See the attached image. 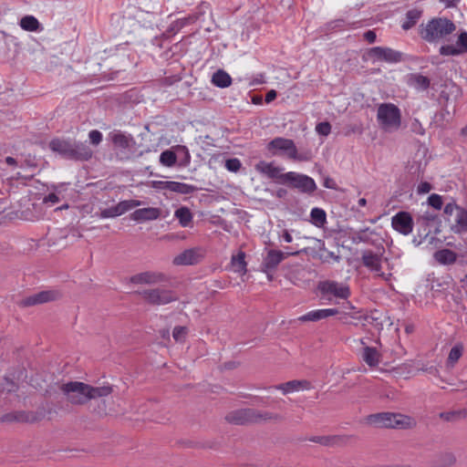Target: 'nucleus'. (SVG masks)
Here are the masks:
<instances>
[{
	"label": "nucleus",
	"mask_w": 467,
	"mask_h": 467,
	"mask_svg": "<svg viewBox=\"0 0 467 467\" xmlns=\"http://www.w3.org/2000/svg\"><path fill=\"white\" fill-rule=\"evenodd\" d=\"M365 314H361L360 312H357L354 314L349 315L352 319L355 320L354 325L361 324Z\"/></svg>",
	"instance_id": "obj_60"
},
{
	"label": "nucleus",
	"mask_w": 467,
	"mask_h": 467,
	"mask_svg": "<svg viewBox=\"0 0 467 467\" xmlns=\"http://www.w3.org/2000/svg\"><path fill=\"white\" fill-rule=\"evenodd\" d=\"M456 30L453 21L446 17H434L419 27V35L428 43L449 40L448 36Z\"/></svg>",
	"instance_id": "obj_3"
},
{
	"label": "nucleus",
	"mask_w": 467,
	"mask_h": 467,
	"mask_svg": "<svg viewBox=\"0 0 467 467\" xmlns=\"http://www.w3.org/2000/svg\"><path fill=\"white\" fill-rule=\"evenodd\" d=\"M198 190H199L198 187H196L194 185L179 182H173L171 192L181 193V194H192V193L197 192Z\"/></svg>",
	"instance_id": "obj_39"
},
{
	"label": "nucleus",
	"mask_w": 467,
	"mask_h": 467,
	"mask_svg": "<svg viewBox=\"0 0 467 467\" xmlns=\"http://www.w3.org/2000/svg\"><path fill=\"white\" fill-rule=\"evenodd\" d=\"M19 26L28 32H37L42 29L40 23L34 16H25L20 19Z\"/></svg>",
	"instance_id": "obj_32"
},
{
	"label": "nucleus",
	"mask_w": 467,
	"mask_h": 467,
	"mask_svg": "<svg viewBox=\"0 0 467 467\" xmlns=\"http://www.w3.org/2000/svg\"><path fill=\"white\" fill-rule=\"evenodd\" d=\"M362 360L370 368L377 367L381 359V355L376 348L366 346L361 352Z\"/></svg>",
	"instance_id": "obj_24"
},
{
	"label": "nucleus",
	"mask_w": 467,
	"mask_h": 467,
	"mask_svg": "<svg viewBox=\"0 0 467 467\" xmlns=\"http://www.w3.org/2000/svg\"><path fill=\"white\" fill-rule=\"evenodd\" d=\"M67 400L73 405H84L90 400L103 398L112 393L109 385L93 387L80 381H69L60 388Z\"/></svg>",
	"instance_id": "obj_1"
},
{
	"label": "nucleus",
	"mask_w": 467,
	"mask_h": 467,
	"mask_svg": "<svg viewBox=\"0 0 467 467\" xmlns=\"http://www.w3.org/2000/svg\"><path fill=\"white\" fill-rule=\"evenodd\" d=\"M368 56L373 60L393 64L400 62L403 54L388 47H374L368 50Z\"/></svg>",
	"instance_id": "obj_11"
},
{
	"label": "nucleus",
	"mask_w": 467,
	"mask_h": 467,
	"mask_svg": "<svg viewBox=\"0 0 467 467\" xmlns=\"http://www.w3.org/2000/svg\"><path fill=\"white\" fill-rule=\"evenodd\" d=\"M440 419L445 421H455L467 417V410L444 411L439 414Z\"/></svg>",
	"instance_id": "obj_41"
},
{
	"label": "nucleus",
	"mask_w": 467,
	"mask_h": 467,
	"mask_svg": "<svg viewBox=\"0 0 467 467\" xmlns=\"http://www.w3.org/2000/svg\"><path fill=\"white\" fill-rule=\"evenodd\" d=\"M160 162L165 167H172L177 162V154L171 150H166L161 153Z\"/></svg>",
	"instance_id": "obj_43"
},
{
	"label": "nucleus",
	"mask_w": 467,
	"mask_h": 467,
	"mask_svg": "<svg viewBox=\"0 0 467 467\" xmlns=\"http://www.w3.org/2000/svg\"><path fill=\"white\" fill-rule=\"evenodd\" d=\"M362 264L372 272L379 273L381 271V256L371 250H365L361 256Z\"/></svg>",
	"instance_id": "obj_20"
},
{
	"label": "nucleus",
	"mask_w": 467,
	"mask_h": 467,
	"mask_svg": "<svg viewBox=\"0 0 467 467\" xmlns=\"http://www.w3.org/2000/svg\"><path fill=\"white\" fill-rule=\"evenodd\" d=\"M428 203L436 210H441L443 204L442 197L437 193H432L428 198Z\"/></svg>",
	"instance_id": "obj_47"
},
{
	"label": "nucleus",
	"mask_w": 467,
	"mask_h": 467,
	"mask_svg": "<svg viewBox=\"0 0 467 467\" xmlns=\"http://www.w3.org/2000/svg\"><path fill=\"white\" fill-rule=\"evenodd\" d=\"M438 221V215L432 212L425 211L418 215L416 218V224L418 225V236L420 238H427L431 234V228Z\"/></svg>",
	"instance_id": "obj_15"
},
{
	"label": "nucleus",
	"mask_w": 467,
	"mask_h": 467,
	"mask_svg": "<svg viewBox=\"0 0 467 467\" xmlns=\"http://www.w3.org/2000/svg\"><path fill=\"white\" fill-rule=\"evenodd\" d=\"M370 325L376 330L380 331L383 329V321H382V314L378 310H373L370 312Z\"/></svg>",
	"instance_id": "obj_46"
},
{
	"label": "nucleus",
	"mask_w": 467,
	"mask_h": 467,
	"mask_svg": "<svg viewBox=\"0 0 467 467\" xmlns=\"http://www.w3.org/2000/svg\"><path fill=\"white\" fill-rule=\"evenodd\" d=\"M142 204V202L138 200H125L119 202L117 205L111 206L109 208L101 210L99 216L100 218H114L119 215L124 214L128 211L139 207Z\"/></svg>",
	"instance_id": "obj_12"
},
{
	"label": "nucleus",
	"mask_w": 467,
	"mask_h": 467,
	"mask_svg": "<svg viewBox=\"0 0 467 467\" xmlns=\"http://www.w3.org/2000/svg\"><path fill=\"white\" fill-rule=\"evenodd\" d=\"M373 234H375L374 231L370 230L368 227H366L364 229L353 232L351 234L350 239L352 243L356 244L359 243H364L373 245L375 243L370 236Z\"/></svg>",
	"instance_id": "obj_28"
},
{
	"label": "nucleus",
	"mask_w": 467,
	"mask_h": 467,
	"mask_svg": "<svg viewBox=\"0 0 467 467\" xmlns=\"http://www.w3.org/2000/svg\"><path fill=\"white\" fill-rule=\"evenodd\" d=\"M298 251L295 252H282L280 250L269 249L266 255L264 257L261 267L262 271L269 275L275 273L278 265L288 256L297 255Z\"/></svg>",
	"instance_id": "obj_9"
},
{
	"label": "nucleus",
	"mask_w": 467,
	"mask_h": 467,
	"mask_svg": "<svg viewBox=\"0 0 467 467\" xmlns=\"http://www.w3.org/2000/svg\"><path fill=\"white\" fill-rule=\"evenodd\" d=\"M197 16L191 15L187 17L180 18L173 21L168 27L167 32L171 35L177 34L184 26L193 24L197 20Z\"/></svg>",
	"instance_id": "obj_30"
},
{
	"label": "nucleus",
	"mask_w": 467,
	"mask_h": 467,
	"mask_svg": "<svg viewBox=\"0 0 467 467\" xmlns=\"http://www.w3.org/2000/svg\"><path fill=\"white\" fill-rule=\"evenodd\" d=\"M391 226L400 234L409 235L413 230V218L408 212H399L391 218Z\"/></svg>",
	"instance_id": "obj_13"
},
{
	"label": "nucleus",
	"mask_w": 467,
	"mask_h": 467,
	"mask_svg": "<svg viewBox=\"0 0 467 467\" xmlns=\"http://www.w3.org/2000/svg\"><path fill=\"white\" fill-rule=\"evenodd\" d=\"M324 251L327 253V255L324 257L325 261H327L328 258H332L337 262L339 261V256L336 255L333 252H329L327 250H324Z\"/></svg>",
	"instance_id": "obj_64"
},
{
	"label": "nucleus",
	"mask_w": 467,
	"mask_h": 467,
	"mask_svg": "<svg viewBox=\"0 0 467 467\" xmlns=\"http://www.w3.org/2000/svg\"><path fill=\"white\" fill-rule=\"evenodd\" d=\"M439 53L445 57H456L467 53V32H462L456 40L455 45H442Z\"/></svg>",
	"instance_id": "obj_14"
},
{
	"label": "nucleus",
	"mask_w": 467,
	"mask_h": 467,
	"mask_svg": "<svg viewBox=\"0 0 467 467\" xmlns=\"http://www.w3.org/2000/svg\"><path fill=\"white\" fill-rule=\"evenodd\" d=\"M283 420V416L278 413L253 409V424L267 421H281Z\"/></svg>",
	"instance_id": "obj_25"
},
{
	"label": "nucleus",
	"mask_w": 467,
	"mask_h": 467,
	"mask_svg": "<svg viewBox=\"0 0 467 467\" xmlns=\"http://www.w3.org/2000/svg\"><path fill=\"white\" fill-rule=\"evenodd\" d=\"M312 223L317 226L322 227L327 223V213L321 208H313L310 212Z\"/></svg>",
	"instance_id": "obj_38"
},
{
	"label": "nucleus",
	"mask_w": 467,
	"mask_h": 467,
	"mask_svg": "<svg viewBox=\"0 0 467 467\" xmlns=\"http://www.w3.org/2000/svg\"><path fill=\"white\" fill-rule=\"evenodd\" d=\"M224 166L229 171L236 172L241 169L242 163L239 159L232 158L225 161Z\"/></svg>",
	"instance_id": "obj_48"
},
{
	"label": "nucleus",
	"mask_w": 467,
	"mask_h": 467,
	"mask_svg": "<svg viewBox=\"0 0 467 467\" xmlns=\"http://www.w3.org/2000/svg\"><path fill=\"white\" fill-rule=\"evenodd\" d=\"M177 150H178V152L183 153V158L182 159L180 165L181 166L189 165L191 162V155H190V152L187 150V148L185 146H178Z\"/></svg>",
	"instance_id": "obj_55"
},
{
	"label": "nucleus",
	"mask_w": 467,
	"mask_h": 467,
	"mask_svg": "<svg viewBox=\"0 0 467 467\" xmlns=\"http://www.w3.org/2000/svg\"><path fill=\"white\" fill-rule=\"evenodd\" d=\"M173 181H155L152 182V186L158 190L171 191Z\"/></svg>",
	"instance_id": "obj_53"
},
{
	"label": "nucleus",
	"mask_w": 467,
	"mask_h": 467,
	"mask_svg": "<svg viewBox=\"0 0 467 467\" xmlns=\"http://www.w3.org/2000/svg\"><path fill=\"white\" fill-rule=\"evenodd\" d=\"M341 437L339 436H312L308 441L324 446H331L337 443Z\"/></svg>",
	"instance_id": "obj_44"
},
{
	"label": "nucleus",
	"mask_w": 467,
	"mask_h": 467,
	"mask_svg": "<svg viewBox=\"0 0 467 467\" xmlns=\"http://www.w3.org/2000/svg\"><path fill=\"white\" fill-rule=\"evenodd\" d=\"M317 291L320 293L321 298L327 300H331L332 297L348 299L350 296V289L348 285L334 280L318 282Z\"/></svg>",
	"instance_id": "obj_6"
},
{
	"label": "nucleus",
	"mask_w": 467,
	"mask_h": 467,
	"mask_svg": "<svg viewBox=\"0 0 467 467\" xmlns=\"http://www.w3.org/2000/svg\"><path fill=\"white\" fill-rule=\"evenodd\" d=\"M316 130L320 135L327 136L331 132V125L327 121L319 122L316 126Z\"/></svg>",
	"instance_id": "obj_51"
},
{
	"label": "nucleus",
	"mask_w": 467,
	"mask_h": 467,
	"mask_svg": "<svg viewBox=\"0 0 467 467\" xmlns=\"http://www.w3.org/2000/svg\"><path fill=\"white\" fill-rule=\"evenodd\" d=\"M88 138H89L90 142L93 145L97 146V145H99L102 141L103 136H102V133L99 130H92L88 133Z\"/></svg>",
	"instance_id": "obj_54"
},
{
	"label": "nucleus",
	"mask_w": 467,
	"mask_h": 467,
	"mask_svg": "<svg viewBox=\"0 0 467 467\" xmlns=\"http://www.w3.org/2000/svg\"><path fill=\"white\" fill-rule=\"evenodd\" d=\"M455 223L451 229L455 234L467 233V210L461 207L454 216Z\"/></svg>",
	"instance_id": "obj_27"
},
{
	"label": "nucleus",
	"mask_w": 467,
	"mask_h": 467,
	"mask_svg": "<svg viewBox=\"0 0 467 467\" xmlns=\"http://www.w3.org/2000/svg\"><path fill=\"white\" fill-rule=\"evenodd\" d=\"M463 353V346L461 343L454 345L450 352L446 361V366L448 368H453L458 360L461 358Z\"/></svg>",
	"instance_id": "obj_36"
},
{
	"label": "nucleus",
	"mask_w": 467,
	"mask_h": 467,
	"mask_svg": "<svg viewBox=\"0 0 467 467\" xmlns=\"http://www.w3.org/2000/svg\"><path fill=\"white\" fill-rule=\"evenodd\" d=\"M225 420L234 425L253 424V409L245 408L232 410L226 414Z\"/></svg>",
	"instance_id": "obj_16"
},
{
	"label": "nucleus",
	"mask_w": 467,
	"mask_h": 467,
	"mask_svg": "<svg viewBox=\"0 0 467 467\" xmlns=\"http://www.w3.org/2000/svg\"><path fill=\"white\" fill-rule=\"evenodd\" d=\"M244 259L245 254L244 252H239L237 255L232 257L231 265L234 272L242 275L246 273V262Z\"/></svg>",
	"instance_id": "obj_37"
},
{
	"label": "nucleus",
	"mask_w": 467,
	"mask_h": 467,
	"mask_svg": "<svg viewBox=\"0 0 467 467\" xmlns=\"http://www.w3.org/2000/svg\"><path fill=\"white\" fill-rule=\"evenodd\" d=\"M324 186L327 189H336V183L335 182L330 179V178H327L324 182Z\"/></svg>",
	"instance_id": "obj_63"
},
{
	"label": "nucleus",
	"mask_w": 467,
	"mask_h": 467,
	"mask_svg": "<svg viewBox=\"0 0 467 467\" xmlns=\"http://www.w3.org/2000/svg\"><path fill=\"white\" fill-rule=\"evenodd\" d=\"M147 303L150 305H166L171 302L176 301V295L167 289L154 288L144 289L137 292Z\"/></svg>",
	"instance_id": "obj_8"
},
{
	"label": "nucleus",
	"mask_w": 467,
	"mask_h": 467,
	"mask_svg": "<svg viewBox=\"0 0 467 467\" xmlns=\"http://www.w3.org/2000/svg\"><path fill=\"white\" fill-rule=\"evenodd\" d=\"M174 217L178 219L181 226L187 227L192 221V213L190 209L185 206L178 208L174 213Z\"/></svg>",
	"instance_id": "obj_35"
},
{
	"label": "nucleus",
	"mask_w": 467,
	"mask_h": 467,
	"mask_svg": "<svg viewBox=\"0 0 467 467\" xmlns=\"http://www.w3.org/2000/svg\"><path fill=\"white\" fill-rule=\"evenodd\" d=\"M276 96L277 92L275 89H271L266 93L265 100L266 103H270L275 99Z\"/></svg>",
	"instance_id": "obj_61"
},
{
	"label": "nucleus",
	"mask_w": 467,
	"mask_h": 467,
	"mask_svg": "<svg viewBox=\"0 0 467 467\" xmlns=\"http://www.w3.org/2000/svg\"><path fill=\"white\" fill-rule=\"evenodd\" d=\"M366 422L375 428L411 430L417 426L415 418L399 412L373 413L366 418Z\"/></svg>",
	"instance_id": "obj_2"
},
{
	"label": "nucleus",
	"mask_w": 467,
	"mask_h": 467,
	"mask_svg": "<svg viewBox=\"0 0 467 467\" xmlns=\"http://www.w3.org/2000/svg\"><path fill=\"white\" fill-rule=\"evenodd\" d=\"M283 178L284 184L297 189L303 193L311 194L317 190L315 181L307 175L288 171L284 174Z\"/></svg>",
	"instance_id": "obj_7"
},
{
	"label": "nucleus",
	"mask_w": 467,
	"mask_h": 467,
	"mask_svg": "<svg viewBox=\"0 0 467 467\" xmlns=\"http://www.w3.org/2000/svg\"><path fill=\"white\" fill-rule=\"evenodd\" d=\"M49 148L63 158L73 161H88L93 154L86 142L75 140L53 139Z\"/></svg>",
	"instance_id": "obj_4"
},
{
	"label": "nucleus",
	"mask_w": 467,
	"mask_h": 467,
	"mask_svg": "<svg viewBox=\"0 0 467 467\" xmlns=\"http://www.w3.org/2000/svg\"><path fill=\"white\" fill-rule=\"evenodd\" d=\"M200 256L195 249H187L173 258L175 265H192L199 263Z\"/></svg>",
	"instance_id": "obj_21"
},
{
	"label": "nucleus",
	"mask_w": 467,
	"mask_h": 467,
	"mask_svg": "<svg viewBox=\"0 0 467 467\" xmlns=\"http://www.w3.org/2000/svg\"><path fill=\"white\" fill-rule=\"evenodd\" d=\"M18 304L20 306H23V307H28V306L39 305L36 294L23 298Z\"/></svg>",
	"instance_id": "obj_52"
},
{
	"label": "nucleus",
	"mask_w": 467,
	"mask_h": 467,
	"mask_svg": "<svg viewBox=\"0 0 467 467\" xmlns=\"http://www.w3.org/2000/svg\"><path fill=\"white\" fill-rule=\"evenodd\" d=\"M377 120L383 130H397L401 125L400 109L392 103H381L378 107Z\"/></svg>",
	"instance_id": "obj_5"
},
{
	"label": "nucleus",
	"mask_w": 467,
	"mask_h": 467,
	"mask_svg": "<svg viewBox=\"0 0 467 467\" xmlns=\"http://www.w3.org/2000/svg\"><path fill=\"white\" fill-rule=\"evenodd\" d=\"M441 3H442L445 7H455L461 0H439Z\"/></svg>",
	"instance_id": "obj_62"
},
{
	"label": "nucleus",
	"mask_w": 467,
	"mask_h": 467,
	"mask_svg": "<svg viewBox=\"0 0 467 467\" xmlns=\"http://www.w3.org/2000/svg\"><path fill=\"white\" fill-rule=\"evenodd\" d=\"M187 335V328L185 327H175L172 331V337L175 341L182 342Z\"/></svg>",
	"instance_id": "obj_49"
},
{
	"label": "nucleus",
	"mask_w": 467,
	"mask_h": 467,
	"mask_svg": "<svg viewBox=\"0 0 467 467\" xmlns=\"http://www.w3.org/2000/svg\"><path fill=\"white\" fill-rule=\"evenodd\" d=\"M109 136L114 146L121 150L130 149L135 144V140L131 135H127L119 130H114Z\"/></svg>",
	"instance_id": "obj_22"
},
{
	"label": "nucleus",
	"mask_w": 467,
	"mask_h": 467,
	"mask_svg": "<svg viewBox=\"0 0 467 467\" xmlns=\"http://www.w3.org/2000/svg\"><path fill=\"white\" fill-rule=\"evenodd\" d=\"M432 189V186L428 182H421L417 187V192L419 194L428 193Z\"/></svg>",
	"instance_id": "obj_57"
},
{
	"label": "nucleus",
	"mask_w": 467,
	"mask_h": 467,
	"mask_svg": "<svg viewBox=\"0 0 467 467\" xmlns=\"http://www.w3.org/2000/svg\"><path fill=\"white\" fill-rule=\"evenodd\" d=\"M161 279V275L152 272H143L130 277L133 284H154Z\"/></svg>",
	"instance_id": "obj_29"
},
{
	"label": "nucleus",
	"mask_w": 467,
	"mask_h": 467,
	"mask_svg": "<svg viewBox=\"0 0 467 467\" xmlns=\"http://www.w3.org/2000/svg\"><path fill=\"white\" fill-rule=\"evenodd\" d=\"M36 295L37 301H38L39 305L54 301L59 296L58 292L53 291V290L41 291V292L36 293Z\"/></svg>",
	"instance_id": "obj_45"
},
{
	"label": "nucleus",
	"mask_w": 467,
	"mask_h": 467,
	"mask_svg": "<svg viewBox=\"0 0 467 467\" xmlns=\"http://www.w3.org/2000/svg\"><path fill=\"white\" fill-rule=\"evenodd\" d=\"M161 216L159 208L148 207L135 210L130 214V219L136 222H146L157 220Z\"/></svg>",
	"instance_id": "obj_19"
},
{
	"label": "nucleus",
	"mask_w": 467,
	"mask_h": 467,
	"mask_svg": "<svg viewBox=\"0 0 467 467\" xmlns=\"http://www.w3.org/2000/svg\"><path fill=\"white\" fill-rule=\"evenodd\" d=\"M255 170L258 172L266 175L270 179L278 180L280 183L284 184L283 176L285 173H282L283 169L275 166L273 162L261 161L255 165Z\"/></svg>",
	"instance_id": "obj_17"
},
{
	"label": "nucleus",
	"mask_w": 467,
	"mask_h": 467,
	"mask_svg": "<svg viewBox=\"0 0 467 467\" xmlns=\"http://www.w3.org/2000/svg\"><path fill=\"white\" fill-rule=\"evenodd\" d=\"M449 115L447 110H440L435 113L432 123L437 127H442L445 123L446 118Z\"/></svg>",
	"instance_id": "obj_50"
},
{
	"label": "nucleus",
	"mask_w": 467,
	"mask_h": 467,
	"mask_svg": "<svg viewBox=\"0 0 467 467\" xmlns=\"http://www.w3.org/2000/svg\"><path fill=\"white\" fill-rule=\"evenodd\" d=\"M411 130L413 132L420 134V135H423L425 133L424 128L422 127L421 123L417 119H415L412 121Z\"/></svg>",
	"instance_id": "obj_58"
},
{
	"label": "nucleus",
	"mask_w": 467,
	"mask_h": 467,
	"mask_svg": "<svg viewBox=\"0 0 467 467\" xmlns=\"http://www.w3.org/2000/svg\"><path fill=\"white\" fill-rule=\"evenodd\" d=\"M309 383L306 380H291L283 384L275 386V389L282 390L284 394L298 390L301 387L308 386Z\"/></svg>",
	"instance_id": "obj_34"
},
{
	"label": "nucleus",
	"mask_w": 467,
	"mask_h": 467,
	"mask_svg": "<svg viewBox=\"0 0 467 467\" xmlns=\"http://www.w3.org/2000/svg\"><path fill=\"white\" fill-rule=\"evenodd\" d=\"M363 36L364 39L367 40L369 44L374 43L377 38V35L373 30H368L367 32L364 33Z\"/></svg>",
	"instance_id": "obj_59"
},
{
	"label": "nucleus",
	"mask_w": 467,
	"mask_h": 467,
	"mask_svg": "<svg viewBox=\"0 0 467 467\" xmlns=\"http://www.w3.org/2000/svg\"><path fill=\"white\" fill-rule=\"evenodd\" d=\"M457 254L451 249H441L433 254V258L442 265H453L457 261Z\"/></svg>",
	"instance_id": "obj_26"
},
{
	"label": "nucleus",
	"mask_w": 467,
	"mask_h": 467,
	"mask_svg": "<svg viewBox=\"0 0 467 467\" xmlns=\"http://www.w3.org/2000/svg\"><path fill=\"white\" fill-rule=\"evenodd\" d=\"M456 462L455 455L451 451L441 452L437 457V465L439 467H451Z\"/></svg>",
	"instance_id": "obj_42"
},
{
	"label": "nucleus",
	"mask_w": 467,
	"mask_h": 467,
	"mask_svg": "<svg viewBox=\"0 0 467 467\" xmlns=\"http://www.w3.org/2000/svg\"><path fill=\"white\" fill-rule=\"evenodd\" d=\"M18 389V385L17 383L8 378V377H2L0 378V393L1 394H4V393H12V392H15L16 391V389Z\"/></svg>",
	"instance_id": "obj_40"
},
{
	"label": "nucleus",
	"mask_w": 467,
	"mask_h": 467,
	"mask_svg": "<svg viewBox=\"0 0 467 467\" xmlns=\"http://www.w3.org/2000/svg\"><path fill=\"white\" fill-rule=\"evenodd\" d=\"M421 15L422 11L416 8L407 11L405 20L401 25L402 29L409 30L412 28L418 23L419 19L421 17Z\"/></svg>",
	"instance_id": "obj_33"
},
{
	"label": "nucleus",
	"mask_w": 467,
	"mask_h": 467,
	"mask_svg": "<svg viewBox=\"0 0 467 467\" xmlns=\"http://www.w3.org/2000/svg\"><path fill=\"white\" fill-rule=\"evenodd\" d=\"M407 84L418 91H425L431 86V79L420 73H411L407 76Z\"/></svg>",
	"instance_id": "obj_23"
},
{
	"label": "nucleus",
	"mask_w": 467,
	"mask_h": 467,
	"mask_svg": "<svg viewBox=\"0 0 467 467\" xmlns=\"http://www.w3.org/2000/svg\"><path fill=\"white\" fill-rule=\"evenodd\" d=\"M337 314H338V309L337 308L316 309L299 317L298 320L302 322H317L321 319H326L329 317L336 316Z\"/></svg>",
	"instance_id": "obj_18"
},
{
	"label": "nucleus",
	"mask_w": 467,
	"mask_h": 467,
	"mask_svg": "<svg viewBox=\"0 0 467 467\" xmlns=\"http://www.w3.org/2000/svg\"><path fill=\"white\" fill-rule=\"evenodd\" d=\"M211 81L215 87L224 88L232 84V78L224 70L218 69L213 73Z\"/></svg>",
	"instance_id": "obj_31"
},
{
	"label": "nucleus",
	"mask_w": 467,
	"mask_h": 467,
	"mask_svg": "<svg viewBox=\"0 0 467 467\" xmlns=\"http://www.w3.org/2000/svg\"><path fill=\"white\" fill-rule=\"evenodd\" d=\"M460 208L461 206L457 205L455 202H448L444 207V213L448 216H455Z\"/></svg>",
	"instance_id": "obj_56"
},
{
	"label": "nucleus",
	"mask_w": 467,
	"mask_h": 467,
	"mask_svg": "<svg viewBox=\"0 0 467 467\" xmlns=\"http://www.w3.org/2000/svg\"><path fill=\"white\" fill-rule=\"evenodd\" d=\"M268 150L272 151L274 150L282 151L287 155L289 159L295 161H305L306 160L302 155L297 153V149L294 140L290 139H285L282 137H277L272 140L267 145Z\"/></svg>",
	"instance_id": "obj_10"
}]
</instances>
